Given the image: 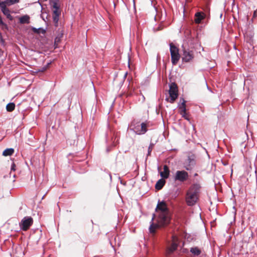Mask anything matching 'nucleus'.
Listing matches in <instances>:
<instances>
[{"instance_id": "obj_7", "label": "nucleus", "mask_w": 257, "mask_h": 257, "mask_svg": "<svg viewBox=\"0 0 257 257\" xmlns=\"http://www.w3.org/2000/svg\"><path fill=\"white\" fill-rule=\"evenodd\" d=\"M196 165L195 156L194 155L188 156L184 163V167L187 171L192 170Z\"/></svg>"}, {"instance_id": "obj_22", "label": "nucleus", "mask_w": 257, "mask_h": 257, "mask_svg": "<svg viewBox=\"0 0 257 257\" xmlns=\"http://www.w3.org/2000/svg\"><path fill=\"white\" fill-rule=\"evenodd\" d=\"M15 108V104L13 102L8 103L6 106V109L9 112L13 111Z\"/></svg>"}, {"instance_id": "obj_29", "label": "nucleus", "mask_w": 257, "mask_h": 257, "mask_svg": "<svg viewBox=\"0 0 257 257\" xmlns=\"http://www.w3.org/2000/svg\"><path fill=\"white\" fill-rule=\"evenodd\" d=\"M16 165L14 163H13L11 166V170L12 171H15L16 170Z\"/></svg>"}, {"instance_id": "obj_28", "label": "nucleus", "mask_w": 257, "mask_h": 257, "mask_svg": "<svg viewBox=\"0 0 257 257\" xmlns=\"http://www.w3.org/2000/svg\"><path fill=\"white\" fill-rule=\"evenodd\" d=\"M180 114L182 115V117H183L186 119H189L188 116H187V113L184 114L183 112H180Z\"/></svg>"}, {"instance_id": "obj_23", "label": "nucleus", "mask_w": 257, "mask_h": 257, "mask_svg": "<svg viewBox=\"0 0 257 257\" xmlns=\"http://www.w3.org/2000/svg\"><path fill=\"white\" fill-rule=\"evenodd\" d=\"M32 30L33 32L37 33V34H40V33L45 34L46 32L45 30L42 28L37 29V28L33 27L32 28Z\"/></svg>"}, {"instance_id": "obj_5", "label": "nucleus", "mask_w": 257, "mask_h": 257, "mask_svg": "<svg viewBox=\"0 0 257 257\" xmlns=\"http://www.w3.org/2000/svg\"><path fill=\"white\" fill-rule=\"evenodd\" d=\"M33 219L31 216L24 217L19 223V226L23 231H27L33 224Z\"/></svg>"}, {"instance_id": "obj_32", "label": "nucleus", "mask_w": 257, "mask_h": 257, "mask_svg": "<svg viewBox=\"0 0 257 257\" xmlns=\"http://www.w3.org/2000/svg\"><path fill=\"white\" fill-rule=\"evenodd\" d=\"M52 2H57L58 1V0H52Z\"/></svg>"}, {"instance_id": "obj_8", "label": "nucleus", "mask_w": 257, "mask_h": 257, "mask_svg": "<svg viewBox=\"0 0 257 257\" xmlns=\"http://www.w3.org/2000/svg\"><path fill=\"white\" fill-rule=\"evenodd\" d=\"M182 61L185 62H189L193 60L194 58V53L192 50L183 49Z\"/></svg>"}, {"instance_id": "obj_16", "label": "nucleus", "mask_w": 257, "mask_h": 257, "mask_svg": "<svg viewBox=\"0 0 257 257\" xmlns=\"http://www.w3.org/2000/svg\"><path fill=\"white\" fill-rule=\"evenodd\" d=\"M190 252L195 256L200 255L201 253V250L198 247H193L190 248Z\"/></svg>"}, {"instance_id": "obj_21", "label": "nucleus", "mask_w": 257, "mask_h": 257, "mask_svg": "<svg viewBox=\"0 0 257 257\" xmlns=\"http://www.w3.org/2000/svg\"><path fill=\"white\" fill-rule=\"evenodd\" d=\"M19 0H6L4 2H1L0 3H3L5 6L8 5L10 6L16 3H18Z\"/></svg>"}, {"instance_id": "obj_24", "label": "nucleus", "mask_w": 257, "mask_h": 257, "mask_svg": "<svg viewBox=\"0 0 257 257\" xmlns=\"http://www.w3.org/2000/svg\"><path fill=\"white\" fill-rule=\"evenodd\" d=\"M0 27L2 28V29L7 30L8 29V27L7 25L3 22V19L1 16H0Z\"/></svg>"}, {"instance_id": "obj_18", "label": "nucleus", "mask_w": 257, "mask_h": 257, "mask_svg": "<svg viewBox=\"0 0 257 257\" xmlns=\"http://www.w3.org/2000/svg\"><path fill=\"white\" fill-rule=\"evenodd\" d=\"M14 153V150L12 148L7 149L5 150L3 153L4 156H11Z\"/></svg>"}, {"instance_id": "obj_19", "label": "nucleus", "mask_w": 257, "mask_h": 257, "mask_svg": "<svg viewBox=\"0 0 257 257\" xmlns=\"http://www.w3.org/2000/svg\"><path fill=\"white\" fill-rule=\"evenodd\" d=\"M179 109H180V112H183L184 114H186V101L183 98H182V102L179 106Z\"/></svg>"}, {"instance_id": "obj_14", "label": "nucleus", "mask_w": 257, "mask_h": 257, "mask_svg": "<svg viewBox=\"0 0 257 257\" xmlns=\"http://www.w3.org/2000/svg\"><path fill=\"white\" fill-rule=\"evenodd\" d=\"M60 15V12L59 11V9L54 10L53 12V21L55 23H57L59 20V17Z\"/></svg>"}, {"instance_id": "obj_6", "label": "nucleus", "mask_w": 257, "mask_h": 257, "mask_svg": "<svg viewBox=\"0 0 257 257\" xmlns=\"http://www.w3.org/2000/svg\"><path fill=\"white\" fill-rule=\"evenodd\" d=\"M189 178V174L185 170L177 171L174 176V179L175 181L184 182Z\"/></svg>"}, {"instance_id": "obj_27", "label": "nucleus", "mask_w": 257, "mask_h": 257, "mask_svg": "<svg viewBox=\"0 0 257 257\" xmlns=\"http://www.w3.org/2000/svg\"><path fill=\"white\" fill-rule=\"evenodd\" d=\"M52 7L54 10L59 9V7L58 5L57 2H52Z\"/></svg>"}, {"instance_id": "obj_17", "label": "nucleus", "mask_w": 257, "mask_h": 257, "mask_svg": "<svg viewBox=\"0 0 257 257\" xmlns=\"http://www.w3.org/2000/svg\"><path fill=\"white\" fill-rule=\"evenodd\" d=\"M148 124L146 122H143L141 124L140 126V131L139 132L141 134H144L146 133L147 131V127H148Z\"/></svg>"}, {"instance_id": "obj_4", "label": "nucleus", "mask_w": 257, "mask_h": 257, "mask_svg": "<svg viewBox=\"0 0 257 257\" xmlns=\"http://www.w3.org/2000/svg\"><path fill=\"white\" fill-rule=\"evenodd\" d=\"M178 89L177 85L175 83H172L170 85L169 89V95L170 98H167L166 100L171 103H174L178 96Z\"/></svg>"}, {"instance_id": "obj_12", "label": "nucleus", "mask_w": 257, "mask_h": 257, "mask_svg": "<svg viewBox=\"0 0 257 257\" xmlns=\"http://www.w3.org/2000/svg\"><path fill=\"white\" fill-rule=\"evenodd\" d=\"M195 20L194 21L196 24H200L201 21L204 19L205 15L203 13L198 12L195 15Z\"/></svg>"}, {"instance_id": "obj_31", "label": "nucleus", "mask_w": 257, "mask_h": 257, "mask_svg": "<svg viewBox=\"0 0 257 257\" xmlns=\"http://www.w3.org/2000/svg\"><path fill=\"white\" fill-rule=\"evenodd\" d=\"M46 69H47V68H46V67H43V68L42 69V70H39V71H41V72H44V71H45V70H46Z\"/></svg>"}, {"instance_id": "obj_9", "label": "nucleus", "mask_w": 257, "mask_h": 257, "mask_svg": "<svg viewBox=\"0 0 257 257\" xmlns=\"http://www.w3.org/2000/svg\"><path fill=\"white\" fill-rule=\"evenodd\" d=\"M178 239L175 236H172V242L171 246L168 248L167 252L168 254L172 253L178 247Z\"/></svg>"}, {"instance_id": "obj_25", "label": "nucleus", "mask_w": 257, "mask_h": 257, "mask_svg": "<svg viewBox=\"0 0 257 257\" xmlns=\"http://www.w3.org/2000/svg\"><path fill=\"white\" fill-rule=\"evenodd\" d=\"M61 41V37H56L55 39V41H54V45L55 46V48L57 47V46L58 45V44Z\"/></svg>"}, {"instance_id": "obj_10", "label": "nucleus", "mask_w": 257, "mask_h": 257, "mask_svg": "<svg viewBox=\"0 0 257 257\" xmlns=\"http://www.w3.org/2000/svg\"><path fill=\"white\" fill-rule=\"evenodd\" d=\"M0 7L2 9V11L3 14L6 15L8 19L10 20H13V17L10 14V11L8 8H7L6 6H5L3 3H0Z\"/></svg>"}, {"instance_id": "obj_11", "label": "nucleus", "mask_w": 257, "mask_h": 257, "mask_svg": "<svg viewBox=\"0 0 257 257\" xmlns=\"http://www.w3.org/2000/svg\"><path fill=\"white\" fill-rule=\"evenodd\" d=\"M163 171L160 172V175L163 179H167L170 175L169 167L166 165L163 166Z\"/></svg>"}, {"instance_id": "obj_30", "label": "nucleus", "mask_w": 257, "mask_h": 257, "mask_svg": "<svg viewBox=\"0 0 257 257\" xmlns=\"http://www.w3.org/2000/svg\"><path fill=\"white\" fill-rule=\"evenodd\" d=\"M0 39H1V41L2 43H4L5 42V40H4V39L3 38V37H2V34L0 33Z\"/></svg>"}, {"instance_id": "obj_1", "label": "nucleus", "mask_w": 257, "mask_h": 257, "mask_svg": "<svg viewBox=\"0 0 257 257\" xmlns=\"http://www.w3.org/2000/svg\"><path fill=\"white\" fill-rule=\"evenodd\" d=\"M155 211L158 214L157 223L153 222L156 217V215L153 214L149 227L150 232L153 234L155 233L156 229L161 227H164L168 225L171 219V213L165 202L159 201L158 203Z\"/></svg>"}, {"instance_id": "obj_13", "label": "nucleus", "mask_w": 257, "mask_h": 257, "mask_svg": "<svg viewBox=\"0 0 257 257\" xmlns=\"http://www.w3.org/2000/svg\"><path fill=\"white\" fill-rule=\"evenodd\" d=\"M165 181L163 179H161L157 182L155 188L158 190H161L165 185Z\"/></svg>"}, {"instance_id": "obj_2", "label": "nucleus", "mask_w": 257, "mask_h": 257, "mask_svg": "<svg viewBox=\"0 0 257 257\" xmlns=\"http://www.w3.org/2000/svg\"><path fill=\"white\" fill-rule=\"evenodd\" d=\"M201 189V184L199 183H193L189 188L186 201L188 205L193 206L197 201Z\"/></svg>"}, {"instance_id": "obj_15", "label": "nucleus", "mask_w": 257, "mask_h": 257, "mask_svg": "<svg viewBox=\"0 0 257 257\" xmlns=\"http://www.w3.org/2000/svg\"><path fill=\"white\" fill-rule=\"evenodd\" d=\"M19 22L21 24H29L30 17L28 15H25L19 19Z\"/></svg>"}, {"instance_id": "obj_3", "label": "nucleus", "mask_w": 257, "mask_h": 257, "mask_svg": "<svg viewBox=\"0 0 257 257\" xmlns=\"http://www.w3.org/2000/svg\"><path fill=\"white\" fill-rule=\"evenodd\" d=\"M170 51L172 63L174 65H176L180 58L179 49L173 43H171L170 44Z\"/></svg>"}, {"instance_id": "obj_20", "label": "nucleus", "mask_w": 257, "mask_h": 257, "mask_svg": "<svg viewBox=\"0 0 257 257\" xmlns=\"http://www.w3.org/2000/svg\"><path fill=\"white\" fill-rule=\"evenodd\" d=\"M131 126H133L132 130H133L136 134L141 135V133H139V132H141V128L139 123H137L136 124H132Z\"/></svg>"}, {"instance_id": "obj_26", "label": "nucleus", "mask_w": 257, "mask_h": 257, "mask_svg": "<svg viewBox=\"0 0 257 257\" xmlns=\"http://www.w3.org/2000/svg\"><path fill=\"white\" fill-rule=\"evenodd\" d=\"M154 144L153 143H151L149 148H148V156H150L151 153L153 149L154 148Z\"/></svg>"}, {"instance_id": "obj_33", "label": "nucleus", "mask_w": 257, "mask_h": 257, "mask_svg": "<svg viewBox=\"0 0 257 257\" xmlns=\"http://www.w3.org/2000/svg\"><path fill=\"white\" fill-rule=\"evenodd\" d=\"M197 175H197V173L195 174V175H194V176H197Z\"/></svg>"}]
</instances>
